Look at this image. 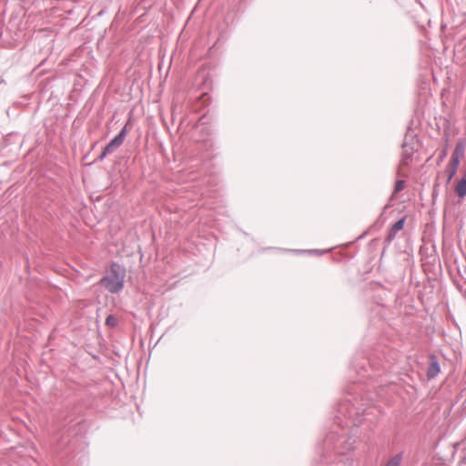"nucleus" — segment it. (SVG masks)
I'll use <instances>...</instances> for the list:
<instances>
[{
	"mask_svg": "<svg viewBox=\"0 0 466 466\" xmlns=\"http://www.w3.org/2000/svg\"><path fill=\"white\" fill-rule=\"evenodd\" d=\"M126 272L118 264L113 263L107 274L100 279V284L111 293L120 291L124 287Z\"/></svg>",
	"mask_w": 466,
	"mask_h": 466,
	"instance_id": "1",
	"label": "nucleus"
},
{
	"mask_svg": "<svg viewBox=\"0 0 466 466\" xmlns=\"http://www.w3.org/2000/svg\"><path fill=\"white\" fill-rule=\"evenodd\" d=\"M125 137L126 128H123L121 132L114 139H112L103 149L101 155L98 157V159L103 160L107 154L118 148L123 144Z\"/></svg>",
	"mask_w": 466,
	"mask_h": 466,
	"instance_id": "2",
	"label": "nucleus"
},
{
	"mask_svg": "<svg viewBox=\"0 0 466 466\" xmlns=\"http://www.w3.org/2000/svg\"><path fill=\"white\" fill-rule=\"evenodd\" d=\"M465 148H466V139L461 138L459 139L455 148L451 154V157L458 158L460 160L464 158L465 156Z\"/></svg>",
	"mask_w": 466,
	"mask_h": 466,
	"instance_id": "3",
	"label": "nucleus"
},
{
	"mask_svg": "<svg viewBox=\"0 0 466 466\" xmlns=\"http://www.w3.org/2000/svg\"><path fill=\"white\" fill-rule=\"evenodd\" d=\"M455 192L461 198L466 196V171L462 177L458 181L455 187Z\"/></svg>",
	"mask_w": 466,
	"mask_h": 466,
	"instance_id": "4",
	"label": "nucleus"
},
{
	"mask_svg": "<svg viewBox=\"0 0 466 466\" xmlns=\"http://www.w3.org/2000/svg\"><path fill=\"white\" fill-rule=\"evenodd\" d=\"M440 372V367L438 365V363L436 361H433L431 363L429 369H428V371H427V376L429 379H433L434 377H436Z\"/></svg>",
	"mask_w": 466,
	"mask_h": 466,
	"instance_id": "5",
	"label": "nucleus"
},
{
	"mask_svg": "<svg viewBox=\"0 0 466 466\" xmlns=\"http://www.w3.org/2000/svg\"><path fill=\"white\" fill-rule=\"evenodd\" d=\"M404 223L405 218H401L399 221H397L394 225H392L390 228V238H392L397 231L401 230L404 227Z\"/></svg>",
	"mask_w": 466,
	"mask_h": 466,
	"instance_id": "6",
	"label": "nucleus"
},
{
	"mask_svg": "<svg viewBox=\"0 0 466 466\" xmlns=\"http://www.w3.org/2000/svg\"><path fill=\"white\" fill-rule=\"evenodd\" d=\"M457 170H458V167L451 166L449 164L447 165V167L445 168V174L447 175V182H450L453 178V177L457 173Z\"/></svg>",
	"mask_w": 466,
	"mask_h": 466,
	"instance_id": "7",
	"label": "nucleus"
},
{
	"mask_svg": "<svg viewBox=\"0 0 466 466\" xmlns=\"http://www.w3.org/2000/svg\"><path fill=\"white\" fill-rule=\"evenodd\" d=\"M106 324L111 328H114L117 325V319L113 315H109L106 319Z\"/></svg>",
	"mask_w": 466,
	"mask_h": 466,
	"instance_id": "8",
	"label": "nucleus"
},
{
	"mask_svg": "<svg viewBox=\"0 0 466 466\" xmlns=\"http://www.w3.org/2000/svg\"><path fill=\"white\" fill-rule=\"evenodd\" d=\"M400 456H395L388 461L386 466H400Z\"/></svg>",
	"mask_w": 466,
	"mask_h": 466,
	"instance_id": "9",
	"label": "nucleus"
},
{
	"mask_svg": "<svg viewBox=\"0 0 466 466\" xmlns=\"http://www.w3.org/2000/svg\"><path fill=\"white\" fill-rule=\"evenodd\" d=\"M403 187H404V182L402 180H398L395 183L394 192L395 193L400 192L403 189Z\"/></svg>",
	"mask_w": 466,
	"mask_h": 466,
	"instance_id": "10",
	"label": "nucleus"
},
{
	"mask_svg": "<svg viewBox=\"0 0 466 466\" xmlns=\"http://www.w3.org/2000/svg\"><path fill=\"white\" fill-rule=\"evenodd\" d=\"M460 162H461V160H460V159L455 158V157H451V159H450V161H449V163H448V164H449V165H451V166H453V167H459Z\"/></svg>",
	"mask_w": 466,
	"mask_h": 466,
	"instance_id": "11",
	"label": "nucleus"
},
{
	"mask_svg": "<svg viewBox=\"0 0 466 466\" xmlns=\"http://www.w3.org/2000/svg\"><path fill=\"white\" fill-rule=\"evenodd\" d=\"M446 156H447V149H446V148H444V149L442 150V152H441V156H440V157H439V160H440L441 162V161H443V160H444V158L446 157Z\"/></svg>",
	"mask_w": 466,
	"mask_h": 466,
	"instance_id": "12",
	"label": "nucleus"
}]
</instances>
